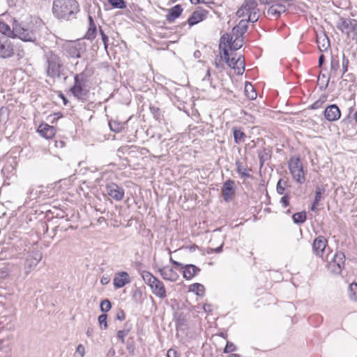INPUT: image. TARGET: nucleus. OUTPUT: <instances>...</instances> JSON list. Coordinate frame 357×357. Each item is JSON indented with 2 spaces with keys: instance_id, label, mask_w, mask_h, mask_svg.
I'll list each match as a JSON object with an SVG mask.
<instances>
[{
  "instance_id": "72a5a7b5",
  "label": "nucleus",
  "mask_w": 357,
  "mask_h": 357,
  "mask_svg": "<svg viewBox=\"0 0 357 357\" xmlns=\"http://www.w3.org/2000/svg\"><path fill=\"white\" fill-rule=\"evenodd\" d=\"M245 94L250 100H255L257 98V93L250 83H245Z\"/></svg>"
},
{
  "instance_id": "bb28decb",
  "label": "nucleus",
  "mask_w": 357,
  "mask_h": 357,
  "mask_svg": "<svg viewBox=\"0 0 357 357\" xmlns=\"http://www.w3.org/2000/svg\"><path fill=\"white\" fill-rule=\"evenodd\" d=\"M234 140L236 144H240L244 142L246 137V135L241 130V128L234 127L232 128Z\"/></svg>"
},
{
  "instance_id": "4468645a",
  "label": "nucleus",
  "mask_w": 357,
  "mask_h": 357,
  "mask_svg": "<svg viewBox=\"0 0 357 357\" xmlns=\"http://www.w3.org/2000/svg\"><path fill=\"white\" fill-rule=\"evenodd\" d=\"M130 282L129 274L126 271L118 272L115 274L113 284L115 288L120 289Z\"/></svg>"
},
{
  "instance_id": "49530a36",
  "label": "nucleus",
  "mask_w": 357,
  "mask_h": 357,
  "mask_svg": "<svg viewBox=\"0 0 357 357\" xmlns=\"http://www.w3.org/2000/svg\"><path fill=\"white\" fill-rule=\"evenodd\" d=\"M129 332L130 328H124L123 330L118 331L116 333V336L122 343H124L125 337L128 334Z\"/></svg>"
},
{
  "instance_id": "0eeeda50",
  "label": "nucleus",
  "mask_w": 357,
  "mask_h": 357,
  "mask_svg": "<svg viewBox=\"0 0 357 357\" xmlns=\"http://www.w3.org/2000/svg\"><path fill=\"white\" fill-rule=\"evenodd\" d=\"M14 54L13 44L6 36H0V58L7 59Z\"/></svg>"
},
{
  "instance_id": "f3484780",
  "label": "nucleus",
  "mask_w": 357,
  "mask_h": 357,
  "mask_svg": "<svg viewBox=\"0 0 357 357\" xmlns=\"http://www.w3.org/2000/svg\"><path fill=\"white\" fill-rule=\"evenodd\" d=\"M37 132L45 139H51L55 135V128L47 123H42L38 128Z\"/></svg>"
},
{
  "instance_id": "f704fd0d",
  "label": "nucleus",
  "mask_w": 357,
  "mask_h": 357,
  "mask_svg": "<svg viewBox=\"0 0 357 357\" xmlns=\"http://www.w3.org/2000/svg\"><path fill=\"white\" fill-rule=\"evenodd\" d=\"M243 45V38L241 36H236V38L232 40L231 44H230L229 51H236L239 50Z\"/></svg>"
},
{
  "instance_id": "aec40b11",
  "label": "nucleus",
  "mask_w": 357,
  "mask_h": 357,
  "mask_svg": "<svg viewBox=\"0 0 357 357\" xmlns=\"http://www.w3.org/2000/svg\"><path fill=\"white\" fill-rule=\"evenodd\" d=\"M235 165L236 166V172L242 178H248L252 177V175L250 174V172H251L252 169H249L246 164L237 160H236Z\"/></svg>"
},
{
  "instance_id": "680f3d73",
  "label": "nucleus",
  "mask_w": 357,
  "mask_h": 357,
  "mask_svg": "<svg viewBox=\"0 0 357 357\" xmlns=\"http://www.w3.org/2000/svg\"><path fill=\"white\" fill-rule=\"evenodd\" d=\"M76 351L79 353L82 357H83L85 354L84 347L82 344H79L77 347Z\"/></svg>"
},
{
  "instance_id": "7c9ffc66",
  "label": "nucleus",
  "mask_w": 357,
  "mask_h": 357,
  "mask_svg": "<svg viewBox=\"0 0 357 357\" xmlns=\"http://www.w3.org/2000/svg\"><path fill=\"white\" fill-rule=\"evenodd\" d=\"M233 37L229 33L223 34L220 39L219 43L220 50L223 52V47H227V48H229L230 44H231Z\"/></svg>"
},
{
  "instance_id": "13d9d810",
  "label": "nucleus",
  "mask_w": 357,
  "mask_h": 357,
  "mask_svg": "<svg viewBox=\"0 0 357 357\" xmlns=\"http://www.w3.org/2000/svg\"><path fill=\"white\" fill-rule=\"evenodd\" d=\"M126 349L129 351L130 354H134L135 350V346L132 341L130 342L129 340L127 342L126 344Z\"/></svg>"
},
{
  "instance_id": "c756f323",
  "label": "nucleus",
  "mask_w": 357,
  "mask_h": 357,
  "mask_svg": "<svg viewBox=\"0 0 357 357\" xmlns=\"http://www.w3.org/2000/svg\"><path fill=\"white\" fill-rule=\"evenodd\" d=\"M340 68V60L338 56H331V69H330V77H335L337 75L338 69Z\"/></svg>"
},
{
  "instance_id": "4be33fe9",
  "label": "nucleus",
  "mask_w": 357,
  "mask_h": 357,
  "mask_svg": "<svg viewBox=\"0 0 357 357\" xmlns=\"http://www.w3.org/2000/svg\"><path fill=\"white\" fill-rule=\"evenodd\" d=\"M150 288L153 294L160 298L163 299L167 296L165 285L160 280H158Z\"/></svg>"
},
{
  "instance_id": "412c9836",
  "label": "nucleus",
  "mask_w": 357,
  "mask_h": 357,
  "mask_svg": "<svg viewBox=\"0 0 357 357\" xmlns=\"http://www.w3.org/2000/svg\"><path fill=\"white\" fill-rule=\"evenodd\" d=\"M317 43L321 52L326 51L331 45L330 40L325 33L317 36Z\"/></svg>"
},
{
  "instance_id": "a18cd8bd",
  "label": "nucleus",
  "mask_w": 357,
  "mask_h": 357,
  "mask_svg": "<svg viewBox=\"0 0 357 357\" xmlns=\"http://www.w3.org/2000/svg\"><path fill=\"white\" fill-rule=\"evenodd\" d=\"M284 1H276L273 3V6L276 9H278V13L281 15V14L284 13L287 10V6L284 4Z\"/></svg>"
},
{
  "instance_id": "58836bf2",
  "label": "nucleus",
  "mask_w": 357,
  "mask_h": 357,
  "mask_svg": "<svg viewBox=\"0 0 357 357\" xmlns=\"http://www.w3.org/2000/svg\"><path fill=\"white\" fill-rule=\"evenodd\" d=\"M348 291L349 298L354 301H357V284L356 282H352L349 286Z\"/></svg>"
},
{
  "instance_id": "39448f33",
  "label": "nucleus",
  "mask_w": 357,
  "mask_h": 357,
  "mask_svg": "<svg viewBox=\"0 0 357 357\" xmlns=\"http://www.w3.org/2000/svg\"><path fill=\"white\" fill-rule=\"evenodd\" d=\"M85 78L84 73L76 74L74 76V84L70 92L78 100H86L89 91L85 88Z\"/></svg>"
},
{
  "instance_id": "6e6d98bb",
  "label": "nucleus",
  "mask_w": 357,
  "mask_h": 357,
  "mask_svg": "<svg viewBox=\"0 0 357 357\" xmlns=\"http://www.w3.org/2000/svg\"><path fill=\"white\" fill-rule=\"evenodd\" d=\"M292 0H259L260 3L264 5H273L276 1H284L285 3H289Z\"/></svg>"
},
{
  "instance_id": "dca6fc26",
  "label": "nucleus",
  "mask_w": 357,
  "mask_h": 357,
  "mask_svg": "<svg viewBox=\"0 0 357 357\" xmlns=\"http://www.w3.org/2000/svg\"><path fill=\"white\" fill-rule=\"evenodd\" d=\"M208 12L206 10L199 8L194 11L188 20V24L192 26L202 22L205 19Z\"/></svg>"
},
{
  "instance_id": "4d7b16f0",
  "label": "nucleus",
  "mask_w": 357,
  "mask_h": 357,
  "mask_svg": "<svg viewBox=\"0 0 357 357\" xmlns=\"http://www.w3.org/2000/svg\"><path fill=\"white\" fill-rule=\"evenodd\" d=\"M236 349V347L234 344L231 342H227L225 349H224V353H231L234 351Z\"/></svg>"
},
{
  "instance_id": "2eb2a0df",
  "label": "nucleus",
  "mask_w": 357,
  "mask_h": 357,
  "mask_svg": "<svg viewBox=\"0 0 357 357\" xmlns=\"http://www.w3.org/2000/svg\"><path fill=\"white\" fill-rule=\"evenodd\" d=\"M340 115V110L335 104L328 105L324 110V116L328 121H335L338 120Z\"/></svg>"
},
{
  "instance_id": "a878e982",
  "label": "nucleus",
  "mask_w": 357,
  "mask_h": 357,
  "mask_svg": "<svg viewBox=\"0 0 357 357\" xmlns=\"http://www.w3.org/2000/svg\"><path fill=\"white\" fill-rule=\"evenodd\" d=\"M272 151L269 148L264 147L258 151V157L260 168L263 167L264 162L269 160L271 158Z\"/></svg>"
},
{
  "instance_id": "0e129e2a",
  "label": "nucleus",
  "mask_w": 357,
  "mask_h": 357,
  "mask_svg": "<svg viewBox=\"0 0 357 357\" xmlns=\"http://www.w3.org/2000/svg\"><path fill=\"white\" fill-rule=\"evenodd\" d=\"M245 9L243 8V6L242 5L241 7L237 10L236 15L239 17L244 16Z\"/></svg>"
},
{
  "instance_id": "c9c22d12",
  "label": "nucleus",
  "mask_w": 357,
  "mask_h": 357,
  "mask_svg": "<svg viewBox=\"0 0 357 357\" xmlns=\"http://www.w3.org/2000/svg\"><path fill=\"white\" fill-rule=\"evenodd\" d=\"M307 215L305 211L295 213L292 215L293 222L295 224H303L306 221Z\"/></svg>"
},
{
  "instance_id": "4c0bfd02",
  "label": "nucleus",
  "mask_w": 357,
  "mask_h": 357,
  "mask_svg": "<svg viewBox=\"0 0 357 357\" xmlns=\"http://www.w3.org/2000/svg\"><path fill=\"white\" fill-rule=\"evenodd\" d=\"M257 2L256 0H245L243 3V8L245 9L246 12H252L258 10Z\"/></svg>"
},
{
  "instance_id": "a19ab883",
  "label": "nucleus",
  "mask_w": 357,
  "mask_h": 357,
  "mask_svg": "<svg viewBox=\"0 0 357 357\" xmlns=\"http://www.w3.org/2000/svg\"><path fill=\"white\" fill-rule=\"evenodd\" d=\"M109 3L115 8L123 9L126 7V2L124 0H107Z\"/></svg>"
},
{
  "instance_id": "1a4fd4ad",
  "label": "nucleus",
  "mask_w": 357,
  "mask_h": 357,
  "mask_svg": "<svg viewBox=\"0 0 357 357\" xmlns=\"http://www.w3.org/2000/svg\"><path fill=\"white\" fill-rule=\"evenodd\" d=\"M221 194L224 201L229 202L233 200L236 195L235 181L231 179L227 180L222 187Z\"/></svg>"
},
{
  "instance_id": "393cba45",
  "label": "nucleus",
  "mask_w": 357,
  "mask_h": 357,
  "mask_svg": "<svg viewBox=\"0 0 357 357\" xmlns=\"http://www.w3.org/2000/svg\"><path fill=\"white\" fill-rule=\"evenodd\" d=\"M248 21L245 20H241L239 22L238 24L235 26L232 29L233 34H234L237 36H241V37L243 38V35L248 30Z\"/></svg>"
},
{
  "instance_id": "603ef678",
  "label": "nucleus",
  "mask_w": 357,
  "mask_h": 357,
  "mask_svg": "<svg viewBox=\"0 0 357 357\" xmlns=\"http://www.w3.org/2000/svg\"><path fill=\"white\" fill-rule=\"evenodd\" d=\"M342 75H344L347 71L348 70V66H349V59L346 58L344 53L342 54Z\"/></svg>"
},
{
  "instance_id": "6ab92c4d",
  "label": "nucleus",
  "mask_w": 357,
  "mask_h": 357,
  "mask_svg": "<svg viewBox=\"0 0 357 357\" xmlns=\"http://www.w3.org/2000/svg\"><path fill=\"white\" fill-rule=\"evenodd\" d=\"M182 268L183 276L187 280H191L200 271V268L194 264L185 265Z\"/></svg>"
},
{
  "instance_id": "09e8293b",
  "label": "nucleus",
  "mask_w": 357,
  "mask_h": 357,
  "mask_svg": "<svg viewBox=\"0 0 357 357\" xmlns=\"http://www.w3.org/2000/svg\"><path fill=\"white\" fill-rule=\"evenodd\" d=\"M259 10L258 9L255 11L249 12V17L248 21L252 23L256 22L259 18Z\"/></svg>"
},
{
  "instance_id": "a211bd4d",
  "label": "nucleus",
  "mask_w": 357,
  "mask_h": 357,
  "mask_svg": "<svg viewBox=\"0 0 357 357\" xmlns=\"http://www.w3.org/2000/svg\"><path fill=\"white\" fill-rule=\"evenodd\" d=\"M159 272L162 278L165 280L175 282L179 277L178 274L173 269V268L169 266H165L160 268Z\"/></svg>"
},
{
  "instance_id": "8fccbe9b",
  "label": "nucleus",
  "mask_w": 357,
  "mask_h": 357,
  "mask_svg": "<svg viewBox=\"0 0 357 357\" xmlns=\"http://www.w3.org/2000/svg\"><path fill=\"white\" fill-rule=\"evenodd\" d=\"M99 32H100V34L101 36V39H102V41L103 43V45H104V48L105 50H107V47H108V40H109V38L108 36L105 33V32L103 31V30L101 29L100 26H99Z\"/></svg>"
},
{
  "instance_id": "b1692460",
  "label": "nucleus",
  "mask_w": 357,
  "mask_h": 357,
  "mask_svg": "<svg viewBox=\"0 0 357 357\" xmlns=\"http://www.w3.org/2000/svg\"><path fill=\"white\" fill-rule=\"evenodd\" d=\"M183 8L181 5H176L169 9L168 14L166 15V20L172 23L178 18L182 13Z\"/></svg>"
},
{
  "instance_id": "37998d69",
  "label": "nucleus",
  "mask_w": 357,
  "mask_h": 357,
  "mask_svg": "<svg viewBox=\"0 0 357 357\" xmlns=\"http://www.w3.org/2000/svg\"><path fill=\"white\" fill-rule=\"evenodd\" d=\"M325 188L323 185H317L315 191V202H319L322 199V195L325 193Z\"/></svg>"
},
{
  "instance_id": "79ce46f5",
  "label": "nucleus",
  "mask_w": 357,
  "mask_h": 357,
  "mask_svg": "<svg viewBox=\"0 0 357 357\" xmlns=\"http://www.w3.org/2000/svg\"><path fill=\"white\" fill-rule=\"evenodd\" d=\"M267 17L268 18H275V19H278V17H280V13H278V9H276L275 8V6L273 5H271L267 10Z\"/></svg>"
},
{
  "instance_id": "de8ad7c7",
  "label": "nucleus",
  "mask_w": 357,
  "mask_h": 357,
  "mask_svg": "<svg viewBox=\"0 0 357 357\" xmlns=\"http://www.w3.org/2000/svg\"><path fill=\"white\" fill-rule=\"evenodd\" d=\"M109 126L110 130L114 132H119L122 129L121 125L116 121H109Z\"/></svg>"
},
{
  "instance_id": "473e14b6",
  "label": "nucleus",
  "mask_w": 357,
  "mask_h": 357,
  "mask_svg": "<svg viewBox=\"0 0 357 357\" xmlns=\"http://www.w3.org/2000/svg\"><path fill=\"white\" fill-rule=\"evenodd\" d=\"M223 54V57L225 63L227 65L233 68L234 67L235 61H236V59L234 57H230V54L229 52V49L227 48V47H223V52H222Z\"/></svg>"
},
{
  "instance_id": "f8f14e48",
  "label": "nucleus",
  "mask_w": 357,
  "mask_h": 357,
  "mask_svg": "<svg viewBox=\"0 0 357 357\" xmlns=\"http://www.w3.org/2000/svg\"><path fill=\"white\" fill-rule=\"evenodd\" d=\"M345 255L341 251H337L332 259L330 266H333V271L336 273H340L344 268Z\"/></svg>"
},
{
  "instance_id": "9d476101",
  "label": "nucleus",
  "mask_w": 357,
  "mask_h": 357,
  "mask_svg": "<svg viewBox=\"0 0 357 357\" xmlns=\"http://www.w3.org/2000/svg\"><path fill=\"white\" fill-rule=\"evenodd\" d=\"M43 255L39 251L32 252L27 256L24 262L25 274L27 275L40 261Z\"/></svg>"
},
{
  "instance_id": "f03ea898",
  "label": "nucleus",
  "mask_w": 357,
  "mask_h": 357,
  "mask_svg": "<svg viewBox=\"0 0 357 357\" xmlns=\"http://www.w3.org/2000/svg\"><path fill=\"white\" fill-rule=\"evenodd\" d=\"M79 4L76 0H54L52 12L59 20H71L79 12Z\"/></svg>"
},
{
  "instance_id": "c03bdc74",
  "label": "nucleus",
  "mask_w": 357,
  "mask_h": 357,
  "mask_svg": "<svg viewBox=\"0 0 357 357\" xmlns=\"http://www.w3.org/2000/svg\"><path fill=\"white\" fill-rule=\"evenodd\" d=\"M111 307L112 303L109 299L105 298L101 301L100 308L102 312H108L111 309Z\"/></svg>"
},
{
  "instance_id": "c85d7f7f",
  "label": "nucleus",
  "mask_w": 357,
  "mask_h": 357,
  "mask_svg": "<svg viewBox=\"0 0 357 357\" xmlns=\"http://www.w3.org/2000/svg\"><path fill=\"white\" fill-rule=\"evenodd\" d=\"M233 69L236 72L237 75H241L245 71V58L243 55H240L236 61H235Z\"/></svg>"
},
{
  "instance_id": "3c124183",
  "label": "nucleus",
  "mask_w": 357,
  "mask_h": 357,
  "mask_svg": "<svg viewBox=\"0 0 357 357\" xmlns=\"http://www.w3.org/2000/svg\"><path fill=\"white\" fill-rule=\"evenodd\" d=\"M223 56L217 55L214 61V64L217 68H224Z\"/></svg>"
},
{
  "instance_id": "2f4dec72",
  "label": "nucleus",
  "mask_w": 357,
  "mask_h": 357,
  "mask_svg": "<svg viewBox=\"0 0 357 357\" xmlns=\"http://www.w3.org/2000/svg\"><path fill=\"white\" fill-rule=\"evenodd\" d=\"M142 278L144 282L151 287L154 283L158 280L157 278L153 276L150 272L144 271L141 273Z\"/></svg>"
},
{
  "instance_id": "7ed1b4c3",
  "label": "nucleus",
  "mask_w": 357,
  "mask_h": 357,
  "mask_svg": "<svg viewBox=\"0 0 357 357\" xmlns=\"http://www.w3.org/2000/svg\"><path fill=\"white\" fill-rule=\"evenodd\" d=\"M47 66V75L52 79H59L64 75L63 66L61 58L52 52L45 55Z\"/></svg>"
},
{
  "instance_id": "cd10ccee",
  "label": "nucleus",
  "mask_w": 357,
  "mask_h": 357,
  "mask_svg": "<svg viewBox=\"0 0 357 357\" xmlns=\"http://www.w3.org/2000/svg\"><path fill=\"white\" fill-rule=\"evenodd\" d=\"M176 331H184L187 326V319L183 313H179L176 315Z\"/></svg>"
},
{
  "instance_id": "6e6552de",
  "label": "nucleus",
  "mask_w": 357,
  "mask_h": 357,
  "mask_svg": "<svg viewBox=\"0 0 357 357\" xmlns=\"http://www.w3.org/2000/svg\"><path fill=\"white\" fill-rule=\"evenodd\" d=\"M356 22L357 20L355 19L341 17L337 22V27L347 34V37H350V33H354Z\"/></svg>"
},
{
  "instance_id": "f257e3e1",
  "label": "nucleus",
  "mask_w": 357,
  "mask_h": 357,
  "mask_svg": "<svg viewBox=\"0 0 357 357\" xmlns=\"http://www.w3.org/2000/svg\"><path fill=\"white\" fill-rule=\"evenodd\" d=\"M45 25L40 20H31L27 22H19L14 20L13 29L8 24L0 21L1 36H6L8 38H18L24 42H31L38 44L41 39V31Z\"/></svg>"
},
{
  "instance_id": "20e7f679",
  "label": "nucleus",
  "mask_w": 357,
  "mask_h": 357,
  "mask_svg": "<svg viewBox=\"0 0 357 357\" xmlns=\"http://www.w3.org/2000/svg\"><path fill=\"white\" fill-rule=\"evenodd\" d=\"M63 54L68 59H81L86 52V45L81 40L69 41L63 46Z\"/></svg>"
},
{
  "instance_id": "338daca9",
  "label": "nucleus",
  "mask_w": 357,
  "mask_h": 357,
  "mask_svg": "<svg viewBox=\"0 0 357 357\" xmlns=\"http://www.w3.org/2000/svg\"><path fill=\"white\" fill-rule=\"evenodd\" d=\"M170 262L176 267L183 268L184 266L183 264L174 260L172 258H170Z\"/></svg>"
},
{
  "instance_id": "9b49d317",
  "label": "nucleus",
  "mask_w": 357,
  "mask_h": 357,
  "mask_svg": "<svg viewBox=\"0 0 357 357\" xmlns=\"http://www.w3.org/2000/svg\"><path fill=\"white\" fill-rule=\"evenodd\" d=\"M106 193L116 201H121L124 197V190L122 187L114 183H109L105 185Z\"/></svg>"
},
{
  "instance_id": "774afa93",
  "label": "nucleus",
  "mask_w": 357,
  "mask_h": 357,
  "mask_svg": "<svg viewBox=\"0 0 357 357\" xmlns=\"http://www.w3.org/2000/svg\"><path fill=\"white\" fill-rule=\"evenodd\" d=\"M109 282V277L102 276L100 280V283L102 285L107 284Z\"/></svg>"
},
{
  "instance_id": "ea45409f",
  "label": "nucleus",
  "mask_w": 357,
  "mask_h": 357,
  "mask_svg": "<svg viewBox=\"0 0 357 357\" xmlns=\"http://www.w3.org/2000/svg\"><path fill=\"white\" fill-rule=\"evenodd\" d=\"M287 186V181L280 178L277 183L276 190L280 195H283L285 192L286 187Z\"/></svg>"
},
{
  "instance_id": "e2e57ef3",
  "label": "nucleus",
  "mask_w": 357,
  "mask_h": 357,
  "mask_svg": "<svg viewBox=\"0 0 357 357\" xmlns=\"http://www.w3.org/2000/svg\"><path fill=\"white\" fill-rule=\"evenodd\" d=\"M178 356V352L173 349H169L168 351H167V357H177Z\"/></svg>"
},
{
  "instance_id": "69168bd1",
  "label": "nucleus",
  "mask_w": 357,
  "mask_h": 357,
  "mask_svg": "<svg viewBox=\"0 0 357 357\" xmlns=\"http://www.w3.org/2000/svg\"><path fill=\"white\" fill-rule=\"evenodd\" d=\"M66 146V142L63 140L55 141V146L56 148H63Z\"/></svg>"
},
{
  "instance_id": "864d4df0",
  "label": "nucleus",
  "mask_w": 357,
  "mask_h": 357,
  "mask_svg": "<svg viewBox=\"0 0 357 357\" xmlns=\"http://www.w3.org/2000/svg\"><path fill=\"white\" fill-rule=\"evenodd\" d=\"M107 315L106 314H102L98 316V322L101 326L103 325L104 329L107 328Z\"/></svg>"
},
{
  "instance_id": "5701e85b",
  "label": "nucleus",
  "mask_w": 357,
  "mask_h": 357,
  "mask_svg": "<svg viewBox=\"0 0 357 357\" xmlns=\"http://www.w3.org/2000/svg\"><path fill=\"white\" fill-rule=\"evenodd\" d=\"M89 20V28L85 35V38L89 40H93L97 34V26L95 21L91 15L88 16Z\"/></svg>"
},
{
  "instance_id": "e433bc0d",
  "label": "nucleus",
  "mask_w": 357,
  "mask_h": 357,
  "mask_svg": "<svg viewBox=\"0 0 357 357\" xmlns=\"http://www.w3.org/2000/svg\"><path fill=\"white\" fill-rule=\"evenodd\" d=\"M190 291L195 292L199 296H203L205 288L200 283H194L190 286Z\"/></svg>"
},
{
  "instance_id": "423d86ee",
  "label": "nucleus",
  "mask_w": 357,
  "mask_h": 357,
  "mask_svg": "<svg viewBox=\"0 0 357 357\" xmlns=\"http://www.w3.org/2000/svg\"><path fill=\"white\" fill-rule=\"evenodd\" d=\"M288 167L297 183L302 184L305 181L303 164L299 157H291L288 162Z\"/></svg>"
},
{
  "instance_id": "052dcab7",
  "label": "nucleus",
  "mask_w": 357,
  "mask_h": 357,
  "mask_svg": "<svg viewBox=\"0 0 357 357\" xmlns=\"http://www.w3.org/2000/svg\"><path fill=\"white\" fill-rule=\"evenodd\" d=\"M223 245H224V243H222L221 245L216 248H210V251H208V253H210V252L220 253L222 251Z\"/></svg>"
},
{
  "instance_id": "bf43d9fd",
  "label": "nucleus",
  "mask_w": 357,
  "mask_h": 357,
  "mask_svg": "<svg viewBox=\"0 0 357 357\" xmlns=\"http://www.w3.org/2000/svg\"><path fill=\"white\" fill-rule=\"evenodd\" d=\"M116 319L118 320H120V321H123L126 318V314L123 312V310H119L116 314Z\"/></svg>"
},
{
  "instance_id": "5fc2aeb1",
  "label": "nucleus",
  "mask_w": 357,
  "mask_h": 357,
  "mask_svg": "<svg viewBox=\"0 0 357 357\" xmlns=\"http://www.w3.org/2000/svg\"><path fill=\"white\" fill-rule=\"evenodd\" d=\"M289 195L288 193L284 194V195L282 197H281L280 203L282 204L283 207L286 208L289 205Z\"/></svg>"
},
{
  "instance_id": "ddd939ff",
  "label": "nucleus",
  "mask_w": 357,
  "mask_h": 357,
  "mask_svg": "<svg viewBox=\"0 0 357 357\" xmlns=\"http://www.w3.org/2000/svg\"><path fill=\"white\" fill-rule=\"evenodd\" d=\"M327 244L328 241L323 236H319L316 238L312 243V249L315 255L322 257Z\"/></svg>"
}]
</instances>
